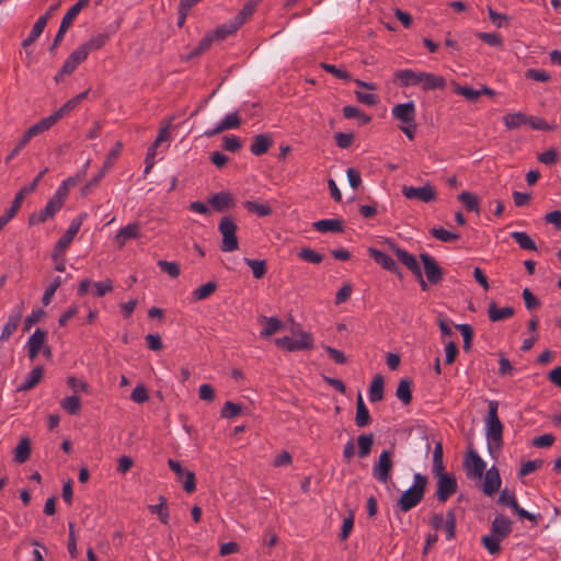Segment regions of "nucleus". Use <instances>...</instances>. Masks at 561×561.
<instances>
[{"instance_id": "f257e3e1", "label": "nucleus", "mask_w": 561, "mask_h": 561, "mask_svg": "<svg viewBox=\"0 0 561 561\" xmlns=\"http://www.w3.org/2000/svg\"><path fill=\"white\" fill-rule=\"evenodd\" d=\"M78 180L72 176L64 180L57 187L54 195L48 199L45 207L30 216V225L42 224L53 218L61 209L67 199L70 187L75 186Z\"/></svg>"}, {"instance_id": "f03ea898", "label": "nucleus", "mask_w": 561, "mask_h": 561, "mask_svg": "<svg viewBox=\"0 0 561 561\" xmlns=\"http://www.w3.org/2000/svg\"><path fill=\"white\" fill-rule=\"evenodd\" d=\"M401 87H421L424 91L444 89L446 80L439 75L411 69L398 70L394 73Z\"/></svg>"}, {"instance_id": "7ed1b4c3", "label": "nucleus", "mask_w": 561, "mask_h": 561, "mask_svg": "<svg viewBox=\"0 0 561 561\" xmlns=\"http://www.w3.org/2000/svg\"><path fill=\"white\" fill-rule=\"evenodd\" d=\"M427 479L421 473H415L412 485L400 496L397 506L403 513L415 507L424 496Z\"/></svg>"}, {"instance_id": "20e7f679", "label": "nucleus", "mask_w": 561, "mask_h": 561, "mask_svg": "<svg viewBox=\"0 0 561 561\" xmlns=\"http://www.w3.org/2000/svg\"><path fill=\"white\" fill-rule=\"evenodd\" d=\"M497 402H489V411L485 417V436L489 448H500L503 439V424L497 416Z\"/></svg>"}, {"instance_id": "39448f33", "label": "nucleus", "mask_w": 561, "mask_h": 561, "mask_svg": "<svg viewBox=\"0 0 561 561\" xmlns=\"http://www.w3.org/2000/svg\"><path fill=\"white\" fill-rule=\"evenodd\" d=\"M274 343L276 346L288 352L305 351L313 346V336L306 331H296L293 336L275 339Z\"/></svg>"}, {"instance_id": "423d86ee", "label": "nucleus", "mask_w": 561, "mask_h": 561, "mask_svg": "<svg viewBox=\"0 0 561 561\" xmlns=\"http://www.w3.org/2000/svg\"><path fill=\"white\" fill-rule=\"evenodd\" d=\"M218 230L221 233L222 242H221V251L222 252H232L238 249L239 242L237 238V224L233 218L229 216L222 217L219 222Z\"/></svg>"}, {"instance_id": "0eeeda50", "label": "nucleus", "mask_w": 561, "mask_h": 561, "mask_svg": "<svg viewBox=\"0 0 561 561\" xmlns=\"http://www.w3.org/2000/svg\"><path fill=\"white\" fill-rule=\"evenodd\" d=\"M48 170L47 169H44L43 171L39 172V174L34 179L33 182H31L30 184H26L24 185L15 195L13 202H12V205L9 209L5 210V213L0 216V222L5 226L14 216L15 214L18 213V210L21 208V204H22V201L23 198L27 195V194H31L32 192L35 191V188L37 187V184L38 182L41 181V179L43 178V175L47 172Z\"/></svg>"}, {"instance_id": "6e6552de", "label": "nucleus", "mask_w": 561, "mask_h": 561, "mask_svg": "<svg viewBox=\"0 0 561 561\" xmlns=\"http://www.w3.org/2000/svg\"><path fill=\"white\" fill-rule=\"evenodd\" d=\"M393 468L392 451L382 450L377 462L373 466V477L380 483L386 484L391 479Z\"/></svg>"}, {"instance_id": "1a4fd4ad", "label": "nucleus", "mask_w": 561, "mask_h": 561, "mask_svg": "<svg viewBox=\"0 0 561 561\" xmlns=\"http://www.w3.org/2000/svg\"><path fill=\"white\" fill-rule=\"evenodd\" d=\"M401 192L405 198L416 199L423 203L434 202L437 198L436 191L430 183L420 187L403 185Z\"/></svg>"}, {"instance_id": "9d476101", "label": "nucleus", "mask_w": 561, "mask_h": 561, "mask_svg": "<svg viewBox=\"0 0 561 561\" xmlns=\"http://www.w3.org/2000/svg\"><path fill=\"white\" fill-rule=\"evenodd\" d=\"M89 1L90 0H79L76 4H73L66 12V14L64 15V18L61 20L59 30H58V32H57V34L55 36L54 45H53L51 49H54L59 44V42L62 41V38H64L65 34L67 33L68 28L70 27V25L72 24L75 19L78 16V14L82 10V8L88 5Z\"/></svg>"}, {"instance_id": "9b49d317", "label": "nucleus", "mask_w": 561, "mask_h": 561, "mask_svg": "<svg viewBox=\"0 0 561 561\" xmlns=\"http://www.w3.org/2000/svg\"><path fill=\"white\" fill-rule=\"evenodd\" d=\"M168 465L170 469L175 473L178 481L182 483L184 491L186 493L194 492L196 489L195 473L193 471L183 469L181 463L174 459H169Z\"/></svg>"}, {"instance_id": "f8f14e48", "label": "nucleus", "mask_w": 561, "mask_h": 561, "mask_svg": "<svg viewBox=\"0 0 561 561\" xmlns=\"http://www.w3.org/2000/svg\"><path fill=\"white\" fill-rule=\"evenodd\" d=\"M241 125V117L237 111L226 114L213 128L204 131V136L210 138L225 130L237 129Z\"/></svg>"}, {"instance_id": "ddd939ff", "label": "nucleus", "mask_w": 561, "mask_h": 561, "mask_svg": "<svg viewBox=\"0 0 561 561\" xmlns=\"http://www.w3.org/2000/svg\"><path fill=\"white\" fill-rule=\"evenodd\" d=\"M85 51L80 47L76 48L64 62L60 71L55 76V81L60 82L65 76L72 73L76 68L87 59Z\"/></svg>"}, {"instance_id": "4468645a", "label": "nucleus", "mask_w": 561, "mask_h": 561, "mask_svg": "<svg viewBox=\"0 0 561 561\" xmlns=\"http://www.w3.org/2000/svg\"><path fill=\"white\" fill-rule=\"evenodd\" d=\"M141 228L142 226L139 221H133L119 228L114 237L117 247L123 248L128 241L139 239Z\"/></svg>"}, {"instance_id": "2eb2a0df", "label": "nucleus", "mask_w": 561, "mask_h": 561, "mask_svg": "<svg viewBox=\"0 0 561 561\" xmlns=\"http://www.w3.org/2000/svg\"><path fill=\"white\" fill-rule=\"evenodd\" d=\"M435 476L437 477V499L439 502H445L457 490L456 479L446 472Z\"/></svg>"}, {"instance_id": "dca6fc26", "label": "nucleus", "mask_w": 561, "mask_h": 561, "mask_svg": "<svg viewBox=\"0 0 561 561\" xmlns=\"http://www.w3.org/2000/svg\"><path fill=\"white\" fill-rule=\"evenodd\" d=\"M87 218L85 213L79 214L77 217H75L66 232L62 234V237L58 240V250H67L70 243L73 241L76 234L80 230L84 219Z\"/></svg>"}, {"instance_id": "f3484780", "label": "nucleus", "mask_w": 561, "mask_h": 561, "mask_svg": "<svg viewBox=\"0 0 561 561\" xmlns=\"http://www.w3.org/2000/svg\"><path fill=\"white\" fill-rule=\"evenodd\" d=\"M392 116L403 125L415 122L416 108L413 101L397 104L391 110Z\"/></svg>"}, {"instance_id": "a211bd4d", "label": "nucleus", "mask_w": 561, "mask_h": 561, "mask_svg": "<svg viewBox=\"0 0 561 561\" xmlns=\"http://www.w3.org/2000/svg\"><path fill=\"white\" fill-rule=\"evenodd\" d=\"M465 468L469 477L480 479L485 470V462L476 451L470 450L465 458Z\"/></svg>"}, {"instance_id": "6ab92c4d", "label": "nucleus", "mask_w": 561, "mask_h": 561, "mask_svg": "<svg viewBox=\"0 0 561 561\" xmlns=\"http://www.w3.org/2000/svg\"><path fill=\"white\" fill-rule=\"evenodd\" d=\"M421 260L424 265V272L427 280L432 284H437L443 276L440 267L437 265L435 260L426 253L421 254Z\"/></svg>"}, {"instance_id": "aec40b11", "label": "nucleus", "mask_w": 561, "mask_h": 561, "mask_svg": "<svg viewBox=\"0 0 561 561\" xmlns=\"http://www.w3.org/2000/svg\"><path fill=\"white\" fill-rule=\"evenodd\" d=\"M45 340L46 332L41 329H36L34 333L28 337L26 346L28 348V356L31 359H34L38 355Z\"/></svg>"}, {"instance_id": "412c9836", "label": "nucleus", "mask_w": 561, "mask_h": 561, "mask_svg": "<svg viewBox=\"0 0 561 561\" xmlns=\"http://www.w3.org/2000/svg\"><path fill=\"white\" fill-rule=\"evenodd\" d=\"M500 486H501L500 473H499L497 469L493 466L485 473V479L483 482V492L486 495H492L499 491Z\"/></svg>"}, {"instance_id": "4be33fe9", "label": "nucleus", "mask_w": 561, "mask_h": 561, "mask_svg": "<svg viewBox=\"0 0 561 561\" xmlns=\"http://www.w3.org/2000/svg\"><path fill=\"white\" fill-rule=\"evenodd\" d=\"M393 250L398 260L404 264L415 276L421 277V266L416 257L403 249L394 248Z\"/></svg>"}, {"instance_id": "5701e85b", "label": "nucleus", "mask_w": 561, "mask_h": 561, "mask_svg": "<svg viewBox=\"0 0 561 561\" xmlns=\"http://www.w3.org/2000/svg\"><path fill=\"white\" fill-rule=\"evenodd\" d=\"M512 531V523L511 520L503 516L497 515L491 526V534L493 536L499 537L500 539H504Z\"/></svg>"}, {"instance_id": "b1692460", "label": "nucleus", "mask_w": 561, "mask_h": 561, "mask_svg": "<svg viewBox=\"0 0 561 561\" xmlns=\"http://www.w3.org/2000/svg\"><path fill=\"white\" fill-rule=\"evenodd\" d=\"M273 145V139L267 134H260L253 138L250 151L254 156H262L268 151Z\"/></svg>"}, {"instance_id": "393cba45", "label": "nucleus", "mask_w": 561, "mask_h": 561, "mask_svg": "<svg viewBox=\"0 0 561 561\" xmlns=\"http://www.w3.org/2000/svg\"><path fill=\"white\" fill-rule=\"evenodd\" d=\"M57 122L51 115H48L47 117L42 118L34 125H32L24 135L31 140L32 138L45 133L46 130L50 129Z\"/></svg>"}, {"instance_id": "a878e982", "label": "nucleus", "mask_w": 561, "mask_h": 561, "mask_svg": "<svg viewBox=\"0 0 561 561\" xmlns=\"http://www.w3.org/2000/svg\"><path fill=\"white\" fill-rule=\"evenodd\" d=\"M259 321L264 324V328L260 332L262 337H270L283 328V322L277 317L261 316Z\"/></svg>"}, {"instance_id": "bb28decb", "label": "nucleus", "mask_w": 561, "mask_h": 561, "mask_svg": "<svg viewBox=\"0 0 561 561\" xmlns=\"http://www.w3.org/2000/svg\"><path fill=\"white\" fill-rule=\"evenodd\" d=\"M368 252H369L370 256L375 260V262L378 263L380 266H382L385 270H387L389 272L398 271V266H397L394 260L387 253H385L380 250L374 249V248H370L368 250Z\"/></svg>"}, {"instance_id": "cd10ccee", "label": "nucleus", "mask_w": 561, "mask_h": 561, "mask_svg": "<svg viewBox=\"0 0 561 561\" xmlns=\"http://www.w3.org/2000/svg\"><path fill=\"white\" fill-rule=\"evenodd\" d=\"M44 369L42 366L33 368L18 387V391H27L33 389L43 378Z\"/></svg>"}, {"instance_id": "c85d7f7f", "label": "nucleus", "mask_w": 561, "mask_h": 561, "mask_svg": "<svg viewBox=\"0 0 561 561\" xmlns=\"http://www.w3.org/2000/svg\"><path fill=\"white\" fill-rule=\"evenodd\" d=\"M48 22V14L41 15L34 23L28 36L22 42L23 47L30 46L34 43L43 33Z\"/></svg>"}, {"instance_id": "c756f323", "label": "nucleus", "mask_w": 561, "mask_h": 561, "mask_svg": "<svg viewBox=\"0 0 561 561\" xmlns=\"http://www.w3.org/2000/svg\"><path fill=\"white\" fill-rule=\"evenodd\" d=\"M488 314L491 321L497 322L511 318L514 314L512 307H497L494 302L490 304Z\"/></svg>"}, {"instance_id": "7c9ffc66", "label": "nucleus", "mask_w": 561, "mask_h": 561, "mask_svg": "<svg viewBox=\"0 0 561 561\" xmlns=\"http://www.w3.org/2000/svg\"><path fill=\"white\" fill-rule=\"evenodd\" d=\"M210 205L218 211H225L232 205V197L227 192H219L209 199Z\"/></svg>"}, {"instance_id": "2f4dec72", "label": "nucleus", "mask_w": 561, "mask_h": 561, "mask_svg": "<svg viewBox=\"0 0 561 561\" xmlns=\"http://www.w3.org/2000/svg\"><path fill=\"white\" fill-rule=\"evenodd\" d=\"M505 127L510 130L527 125V115L523 112L508 113L503 117Z\"/></svg>"}, {"instance_id": "473e14b6", "label": "nucleus", "mask_w": 561, "mask_h": 561, "mask_svg": "<svg viewBox=\"0 0 561 561\" xmlns=\"http://www.w3.org/2000/svg\"><path fill=\"white\" fill-rule=\"evenodd\" d=\"M370 421L369 411L363 400L362 394L359 393L357 396V402H356V415H355V424L358 427L366 426Z\"/></svg>"}, {"instance_id": "72a5a7b5", "label": "nucleus", "mask_w": 561, "mask_h": 561, "mask_svg": "<svg viewBox=\"0 0 561 561\" xmlns=\"http://www.w3.org/2000/svg\"><path fill=\"white\" fill-rule=\"evenodd\" d=\"M383 386H385L383 377L381 375L375 376L370 383V388H369V392H368V398H369L370 402H378V401L382 400Z\"/></svg>"}, {"instance_id": "f704fd0d", "label": "nucleus", "mask_w": 561, "mask_h": 561, "mask_svg": "<svg viewBox=\"0 0 561 561\" xmlns=\"http://www.w3.org/2000/svg\"><path fill=\"white\" fill-rule=\"evenodd\" d=\"M313 227L319 232H341L342 224L339 219H321L313 224Z\"/></svg>"}, {"instance_id": "c9c22d12", "label": "nucleus", "mask_w": 561, "mask_h": 561, "mask_svg": "<svg viewBox=\"0 0 561 561\" xmlns=\"http://www.w3.org/2000/svg\"><path fill=\"white\" fill-rule=\"evenodd\" d=\"M122 144L117 142L116 146L111 150L108 157L106 158L102 170L93 178L90 185H95L106 173V171L112 167L113 160L118 156L121 152Z\"/></svg>"}, {"instance_id": "e433bc0d", "label": "nucleus", "mask_w": 561, "mask_h": 561, "mask_svg": "<svg viewBox=\"0 0 561 561\" xmlns=\"http://www.w3.org/2000/svg\"><path fill=\"white\" fill-rule=\"evenodd\" d=\"M511 237L523 250L537 251V247L531 237L524 231H513Z\"/></svg>"}, {"instance_id": "4c0bfd02", "label": "nucleus", "mask_w": 561, "mask_h": 561, "mask_svg": "<svg viewBox=\"0 0 561 561\" xmlns=\"http://www.w3.org/2000/svg\"><path fill=\"white\" fill-rule=\"evenodd\" d=\"M255 7H256L255 1L248 2L242 8V10L232 19L233 20L232 30H238L241 25H243L244 22L248 20V18L253 14Z\"/></svg>"}, {"instance_id": "58836bf2", "label": "nucleus", "mask_w": 561, "mask_h": 561, "mask_svg": "<svg viewBox=\"0 0 561 561\" xmlns=\"http://www.w3.org/2000/svg\"><path fill=\"white\" fill-rule=\"evenodd\" d=\"M20 323V313H11L2 328L0 341H7L16 331Z\"/></svg>"}, {"instance_id": "ea45409f", "label": "nucleus", "mask_w": 561, "mask_h": 561, "mask_svg": "<svg viewBox=\"0 0 561 561\" xmlns=\"http://www.w3.org/2000/svg\"><path fill=\"white\" fill-rule=\"evenodd\" d=\"M31 454V446L28 438L24 437L22 438L14 450V461L18 463L25 462Z\"/></svg>"}, {"instance_id": "a19ab883", "label": "nucleus", "mask_w": 561, "mask_h": 561, "mask_svg": "<svg viewBox=\"0 0 561 561\" xmlns=\"http://www.w3.org/2000/svg\"><path fill=\"white\" fill-rule=\"evenodd\" d=\"M243 261L251 268L254 278L260 279L265 275V273H266V261L265 260H253V259L244 257Z\"/></svg>"}, {"instance_id": "79ce46f5", "label": "nucleus", "mask_w": 561, "mask_h": 561, "mask_svg": "<svg viewBox=\"0 0 561 561\" xmlns=\"http://www.w3.org/2000/svg\"><path fill=\"white\" fill-rule=\"evenodd\" d=\"M35 548H24L20 553V561H43L42 546L38 542L34 543Z\"/></svg>"}, {"instance_id": "37998d69", "label": "nucleus", "mask_w": 561, "mask_h": 561, "mask_svg": "<svg viewBox=\"0 0 561 561\" xmlns=\"http://www.w3.org/2000/svg\"><path fill=\"white\" fill-rule=\"evenodd\" d=\"M61 408L69 414H78L81 409V401L77 394L66 397L60 402Z\"/></svg>"}, {"instance_id": "c03bdc74", "label": "nucleus", "mask_w": 561, "mask_h": 561, "mask_svg": "<svg viewBox=\"0 0 561 561\" xmlns=\"http://www.w3.org/2000/svg\"><path fill=\"white\" fill-rule=\"evenodd\" d=\"M107 41V36L104 34H98L92 36L88 42L83 43L79 47L85 51L88 56L90 51L101 48Z\"/></svg>"}, {"instance_id": "a18cd8bd", "label": "nucleus", "mask_w": 561, "mask_h": 561, "mask_svg": "<svg viewBox=\"0 0 561 561\" xmlns=\"http://www.w3.org/2000/svg\"><path fill=\"white\" fill-rule=\"evenodd\" d=\"M243 206L248 211L256 214L260 217L268 216L272 213L271 206L264 203L247 201Z\"/></svg>"}, {"instance_id": "49530a36", "label": "nucleus", "mask_w": 561, "mask_h": 561, "mask_svg": "<svg viewBox=\"0 0 561 561\" xmlns=\"http://www.w3.org/2000/svg\"><path fill=\"white\" fill-rule=\"evenodd\" d=\"M454 92L467 99L468 101L474 102L478 100L480 95H482V91H478V89H473L467 85H459L457 83H453Z\"/></svg>"}, {"instance_id": "de8ad7c7", "label": "nucleus", "mask_w": 561, "mask_h": 561, "mask_svg": "<svg viewBox=\"0 0 561 561\" xmlns=\"http://www.w3.org/2000/svg\"><path fill=\"white\" fill-rule=\"evenodd\" d=\"M217 284L215 282H208L193 290L192 296L194 300H203L215 293Z\"/></svg>"}, {"instance_id": "09e8293b", "label": "nucleus", "mask_w": 561, "mask_h": 561, "mask_svg": "<svg viewBox=\"0 0 561 561\" xmlns=\"http://www.w3.org/2000/svg\"><path fill=\"white\" fill-rule=\"evenodd\" d=\"M397 398L402 401L404 404H408L412 400V391H411V383L407 379H402L397 388L396 391Z\"/></svg>"}, {"instance_id": "8fccbe9b", "label": "nucleus", "mask_w": 561, "mask_h": 561, "mask_svg": "<svg viewBox=\"0 0 561 561\" xmlns=\"http://www.w3.org/2000/svg\"><path fill=\"white\" fill-rule=\"evenodd\" d=\"M357 443H358V448H359L358 456L360 458H365L366 456L369 455V453L371 450V446L374 443V436H373V434H362L358 436Z\"/></svg>"}, {"instance_id": "3c124183", "label": "nucleus", "mask_w": 561, "mask_h": 561, "mask_svg": "<svg viewBox=\"0 0 561 561\" xmlns=\"http://www.w3.org/2000/svg\"><path fill=\"white\" fill-rule=\"evenodd\" d=\"M343 115L346 118H357L362 124L370 122V116L363 113L358 107L354 105H346L343 107Z\"/></svg>"}, {"instance_id": "603ef678", "label": "nucleus", "mask_w": 561, "mask_h": 561, "mask_svg": "<svg viewBox=\"0 0 561 561\" xmlns=\"http://www.w3.org/2000/svg\"><path fill=\"white\" fill-rule=\"evenodd\" d=\"M527 125L534 130H553L554 124L547 123L543 118L534 115H527Z\"/></svg>"}, {"instance_id": "864d4df0", "label": "nucleus", "mask_w": 561, "mask_h": 561, "mask_svg": "<svg viewBox=\"0 0 561 561\" xmlns=\"http://www.w3.org/2000/svg\"><path fill=\"white\" fill-rule=\"evenodd\" d=\"M164 505H165V499L163 496H160L159 503L156 505H150L149 510H150V512L157 514L159 520L162 524L167 525L169 523L170 515H169L168 510L164 507Z\"/></svg>"}, {"instance_id": "5fc2aeb1", "label": "nucleus", "mask_w": 561, "mask_h": 561, "mask_svg": "<svg viewBox=\"0 0 561 561\" xmlns=\"http://www.w3.org/2000/svg\"><path fill=\"white\" fill-rule=\"evenodd\" d=\"M458 199L463 204L467 210L476 213L479 211V202L474 194L470 192H462L459 194Z\"/></svg>"}, {"instance_id": "6e6d98bb", "label": "nucleus", "mask_w": 561, "mask_h": 561, "mask_svg": "<svg viewBox=\"0 0 561 561\" xmlns=\"http://www.w3.org/2000/svg\"><path fill=\"white\" fill-rule=\"evenodd\" d=\"M433 472L439 474L445 472L443 463V447L440 443H437L433 451Z\"/></svg>"}, {"instance_id": "4d7b16f0", "label": "nucleus", "mask_w": 561, "mask_h": 561, "mask_svg": "<svg viewBox=\"0 0 561 561\" xmlns=\"http://www.w3.org/2000/svg\"><path fill=\"white\" fill-rule=\"evenodd\" d=\"M62 279L60 276L55 277L48 287L45 289L42 302L44 306H48L55 295L56 290L60 287Z\"/></svg>"}, {"instance_id": "13d9d810", "label": "nucleus", "mask_w": 561, "mask_h": 561, "mask_svg": "<svg viewBox=\"0 0 561 561\" xmlns=\"http://www.w3.org/2000/svg\"><path fill=\"white\" fill-rule=\"evenodd\" d=\"M113 282L110 278L93 284V295L98 298L105 296L113 290Z\"/></svg>"}, {"instance_id": "bf43d9fd", "label": "nucleus", "mask_w": 561, "mask_h": 561, "mask_svg": "<svg viewBox=\"0 0 561 561\" xmlns=\"http://www.w3.org/2000/svg\"><path fill=\"white\" fill-rule=\"evenodd\" d=\"M476 36L493 47H502L503 39L497 33L477 32Z\"/></svg>"}, {"instance_id": "052dcab7", "label": "nucleus", "mask_w": 561, "mask_h": 561, "mask_svg": "<svg viewBox=\"0 0 561 561\" xmlns=\"http://www.w3.org/2000/svg\"><path fill=\"white\" fill-rule=\"evenodd\" d=\"M445 533L446 539L450 540L455 537L456 518L454 512L449 511L446 515V523L440 528Z\"/></svg>"}, {"instance_id": "680f3d73", "label": "nucleus", "mask_w": 561, "mask_h": 561, "mask_svg": "<svg viewBox=\"0 0 561 561\" xmlns=\"http://www.w3.org/2000/svg\"><path fill=\"white\" fill-rule=\"evenodd\" d=\"M501 541L502 539H500L496 536H493L492 534L482 537V543L491 554H495L499 552Z\"/></svg>"}, {"instance_id": "e2e57ef3", "label": "nucleus", "mask_w": 561, "mask_h": 561, "mask_svg": "<svg viewBox=\"0 0 561 561\" xmlns=\"http://www.w3.org/2000/svg\"><path fill=\"white\" fill-rule=\"evenodd\" d=\"M432 234L437 240L443 241V242H451V241L459 239V234H457L453 231H449L445 228H434L432 230Z\"/></svg>"}, {"instance_id": "0e129e2a", "label": "nucleus", "mask_w": 561, "mask_h": 561, "mask_svg": "<svg viewBox=\"0 0 561 561\" xmlns=\"http://www.w3.org/2000/svg\"><path fill=\"white\" fill-rule=\"evenodd\" d=\"M299 257L306 262L319 264L322 262L323 256L310 248H304L299 252Z\"/></svg>"}, {"instance_id": "69168bd1", "label": "nucleus", "mask_w": 561, "mask_h": 561, "mask_svg": "<svg viewBox=\"0 0 561 561\" xmlns=\"http://www.w3.org/2000/svg\"><path fill=\"white\" fill-rule=\"evenodd\" d=\"M158 266L173 278L178 277L181 273L180 265L176 262L160 260Z\"/></svg>"}, {"instance_id": "338daca9", "label": "nucleus", "mask_w": 561, "mask_h": 561, "mask_svg": "<svg viewBox=\"0 0 561 561\" xmlns=\"http://www.w3.org/2000/svg\"><path fill=\"white\" fill-rule=\"evenodd\" d=\"M67 385L73 390L76 394L89 391L88 382L73 376L67 378Z\"/></svg>"}, {"instance_id": "774afa93", "label": "nucleus", "mask_w": 561, "mask_h": 561, "mask_svg": "<svg viewBox=\"0 0 561 561\" xmlns=\"http://www.w3.org/2000/svg\"><path fill=\"white\" fill-rule=\"evenodd\" d=\"M489 18L496 27H504L507 25L510 18L506 14L499 13L492 8L488 9Z\"/></svg>"}]
</instances>
